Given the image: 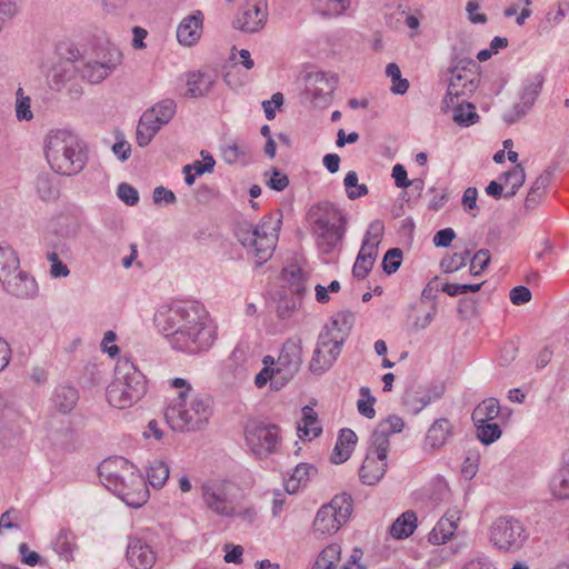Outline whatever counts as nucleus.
Here are the masks:
<instances>
[{
  "label": "nucleus",
  "mask_w": 569,
  "mask_h": 569,
  "mask_svg": "<svg viewBox=\"0 0 569 569\" xmlns=\"http://www.w3.org/2000/svg\"><path fill=\"white\" fill-rule=\"evenodd\" d=\"M147 391L144 375L129 359H121L116 366V378L107 388L108 402L126 409L138 402Z\"/></svg>",
  "instance_id": "obj_9"
},
{
  "label": "nucleus",
  "mask_w": 569,
  "mask_h": 569,
  "mask_svg": "<svg viewBox=\"0 0 569 569\" xmlns=\"http://www.w3.org/2000/svg\"><path fill=\"white\" fill-rule=\"evenodd\" d=\"M264 177L268 178L266 184L272 190L282 191L289 186L288 176L274 167Z\"/></svg>",
  "instance_id": "obj_55"
},
{
  "label": "nucleus",
  "mask_w": 569,
  "mask_h": 569,
  "mask_svg": "<svg viewBox=\"0 0 569 569\" xmlns=\"http://www.w3.org/2000/svg\"><path fill=\"white\" fill-rule=\"evenodd\" d=\"M527 537L522 522L511 516L498 517L489 528L490 542L501 551H518Z\"/></svg>",
  "instance_id": "obj_10"
},
{
  "label": "nucleus",
  "mask_w": 569,
  "mask_h": 569,
  "mask_svg": "<svg viewBox=\"0 0 569 569\" xmlns=\"http://www.w3.org/2000/svg\"><path fill=\"white\" fill-rule=\"evenodd\" d=\"M176 102L171 99H164L148 109L149 113H152L154 120H158L160 124H168L176 114Z\"/></svg>",
  "instance_id": "obj_43"
},
{
  "label": "nucleus",
  "mask_w": 569,
  "mask_h": 569,
  "mask_svg": "<svg viewBox=\"0 0 569 569\" xmlns=\"http://www.w3.org/2000/svg\"><path fill=\"white\" fill-rule=\"evenodd\" d=\"M343 525L337 517L336 511H332L327 505L322 506L315 518L313 529L320 535H332Z\"/></svg>",
  "instance_id": "obj_30"
},
{
  "label": "nucleus",
  "mask_w": 569,
  "mask_h": 569,
  "mask_svg": "<svg viewBox=\"0 0 569 569\" xmlns=\"http://www.w3.org/2000/svg\"><path fill=\"white\" fill-rule=\"evenodd\" d=\"M469 256V250H465L463 252H456L452 256L445 257L440 262V267L446 273L456 272L466 266Z\"/></svg>",
  "instance_id": "obj_54"
},
{
  "label": "nucleus",
  "mask_w": 569,
  "mask_h": 569,
  "mask_svg": "<svg viewBox=\"0 0 569 569\" xmlns=\"http://www.w3.org/2000/svg\"><path fill=\"white\" fill-rule=\"evenodd\" d=\"M281 223V212L270 213L256 226L248 221L238 223L234 236L257 258V263L262 264L271 258L276 249Z\"/></svg>",
  "instance_id": "obj_6"
},
{
  "label": "nucleus",
  "mask_w": 569,
  "mask_h": 569,
  "mask_svg": "<svg viewBox=\"0 0 569 569\" xmlns=\"http://www.w3.org/2000/svg\"><path fill=\"white\" fill-rule=\"evenodd\" d=\"M169 467L166 462L154 460L151 462L147 469V478L148 482L157 489H160L164 486L169 478Z\"/></svg>",
  "instance_id": "obj_40"
},
{
  "label": "nucleus",
  "mask_w": 569,
  "mask_h": 569,
  "mask_svg": "<svg viewBox=\"0 0 569 569\" xmlns=\"http://www.w3.org/2000/svg\"><path fill=\"white\" fill-rule=\"evenodd\" d=\"M118 198L127 206H136L139 202V193L136 188L127 182H121L117 188Z\"/></svg>",
  "instance_id": "obj_60"
},
{
  "label": "nucleus",
  "mask_w": 569,
  "mask_h": 569,
  "mask_svg": "<svg viewBox=\"0 0 569 569\" xmlns=\"http://www.w3.org/2000/svg\"><path fill=\"white\" fill-rule=\"evenodd\" d=\"M308 219L321 253L329 254L341 246L347 220L340 208L329 201L319 202L310 208Z\"/></svg>",
  "instance_id": "obj_7"
},
{
  "label": "nucleus",
  "mask_w": 569,
  "mask_h": 569,
  "mask_svg": "<svg viewBox=\"0 0 569 569\" xmlns=\"http://www.w3.org/2000/svg\"><path fill=\"white\" fill-rule=\"evenodd\" d=\"M154 322L174 349L190 355L207 351L216 340V327L198 301H172L158 310Z\"/></svg>",
  "instance_id": "obj_1"
},
{
  "label": "nucleus",
  "mask_w": 569,
  "mask_h": 569,
  "mask_svg": "<svg viewBox=\"0 0 569 569\" xmlns=\"http://www.w3.org/2000/svg\"><path fill=\"white\" fill-rule=\"evenodd\" d=\"M386 74L391 79V92L395 94H405L409 88V81L401 78V71L397 63L387 64Z\"/></svg>",
  "instance_id": "obj_50"
},
{
  "label": "nucleus",
  "mask_w": 569,
  "mask_h": 569,
  "mask_svg": "<svg viewBox=\"0 0 569 569\" xmlns=\"http://www.w3.org/2000/svg\"><path fill=\"white\" fill-rule=\"evenodd\" d=\"M556 166H549L547 169L543 170V172L537 177L532 186L529 190L532 191V194L538 193L539 196H543L547 188L549 187L555 172H556Z\"/></svg>",
  "instance_id": "obj_57"
},
{
  "label": "nucleus",
  "mask_w": 569,
  "mask_h": 569,
  "mask_svg": "<svg viewBox=\"0 0 569 569\" xmlns=\"http://www.w3.org/2000/svg\"><path fill=\"white\" fill-rule=\"evenodd\" d=\"M543 82L545 78L540 73L523 80L518 93L519 101L503 113L505 122L512 124L531 110L542 90Z\"/></svg>",
  "instance_id": "obj_13"
},
{
  "label": "nucleus",
  "mask_w": 569,
  "mask_h": 569,
  "mask_svg": "<svg viewBox=\"0 0 569 569\" xmlns=\"http://www.w3.org/2000/svg\"><path fill=\"white\" fill-rule=\"evenodd\" d=\"M417 528V515L412 510L401 513L391 525L390 535L396 539L410 537Z\"/></svg>",
  "instance_id": "obj_33"
},
{
  "label": "nucleus",
  "mask_w": 569,
  "mask_h": 569,
  "mask_svg": "<svg viewBox=\"0 0 569 569\" xmlns=\"http://www.w3.org/2000/svg\"><path fill=\"white\" fill-rule=\"evenodd\" d=\"M351 0H313V6L323 16H340L350 7Z\"/></svg>",
  "instance_id": "obj_44"
},
{
  "label": "nucleus",
  "mask_w": 569,
  "mask_h": 569,
  "mask_svg": "<svg viewBox=\"0 0 569 569\" xmlns=\"http://www.w3.org/2000/svg\"><path fill=\"white\" fill-rule=\"evenodd\" d=\"M340 555L341 547L339 545H329L320 552L312 569H336Z\"/></svg>",
  "instance_id": "obj_42"
},
{
  "label": "nucleus",
  "mask_w": 569,
  "mask_h": 569,
  "mask_svg": "<svg viewBox=\"0 0 569 569\" xmlns=\"http://www.w3.org/2000/svg\"><path fill=\"white\" fill-rule=\"evenodd\" d=\"M211 416L212 398L201 392L190 395L186 400L174 401L164 412L168 425L179 432L201 430Z\"/></svg>",
  "instance_id": "obj_8"
},
{
  "label": "nucleus",
  "mask_w": 569,
  "mask_h": 569,
  "mask_svg": "<svg viewBox=\"0 0 569 569\" xmlns=\"http://www.w3.org/2000/svg\"><path fill=\"white\" fill-rule=\"evenodd\" d=\"M337 83L338 79L335 74L322 71L309 72L306 76V91L316 104L328 103Z\"/></svg>",
  "instance_id": "obj_17"
},
{
  "label": "nucleus",
  "mask_w": 569,
  "mask_h": 569,
  "mask_svg": "<svg viewBox=\"0 0 569 569\" xmlns=\"http://www.w3.org/2000/svg\"><path fill=\"white\" fill-rule=\"evenodd\" d=\"M298 436L302 440H312L322 432V428L318 421L317 412L309 406L302 408V419L298 422Z\"/></svg>",
  "instance_id": "obj_29"
},
{
  "label": "nucleus",
  "mask_w": 569,
  "mask_h": 569,
  "mask_svg": "<svg viewBox=\"0 0 569 569\" xmlns=\"http://www.w3.org/2000/svg\"><path fill=\"white\" fill-rule=\"evenodd\" d=\"M47 259L50 261V276L52 278H66L69 276L70 270L66 263H63L57 252L51 251L47 253Z\"/></svg>",
  "instance_id": "obj_61"
},
{
  "label": "nucleus",
  "mask_w": 569,
  "mask_h": 569,
  "mask_svg": "<svg viewBox=\"0 0 569 569\" xmlns=\"http://www.w3.org/2000/svg\"><path fill=\"white\" fill-rule=\"evenodd\" d=\"M347 197L355 200L368 194L369 189L363 183H358V174L356 171H349L343 180Z\"/></svg>",
  "instance_id": "obj_49"
},
{
  "label": "nucleus",
  "mask_w": 569,
  "mask_h": 569,
  "mask_svg": "<svg viewBox=\"0 0 569 569\" xmlns=\"http://www.w3.org/2000/svg\"><path fill=\"white\" fill-rule=\"evenodd\" d=\"M500 412V406L497 399L488 398L480 402L472 411L471 419L475 425L491 422Z\"/></svg>",
  "instance_id": "obj_35"
},
{
  "label": "nucleus",
  "mask_w": 569,
  "mask_h": 569,
  "mask_svg": "<svg viewBox=\"0 0 569 569\" xmlns=\"http://www.w3.org/2000/svg\"><path fill=\"white\" fill-rule=\"evenodd\" d=\"M263 368L254 378V383L258 388H262L270 382L272 388V380L276 379L274 358L272 356H264L262 359Z\"/></svg>",
  "instance_id": "obj_51"
},
{
  "label": "nucleus",
  "mask_w": 569,
  "mask_h": 569,
  "mask_svg": "<svg viewBox=\"0 0 569 569\" xmlns=\"http://www.w3.org/2000/svg\"><path fill=\"white\" fill-rule=\"evenodd\" d=\"M405 422L399 416L392 415L378 423L370 438V447L368 452L376 455L378 458L388 457L390 447L389 437L393 433L401 432Z\"/></svg>",
  "instance_id": "obj_16"
},
{
  "label": "nucleus",
  "mask_w": 569,
  "mask_h": 569,
  "mask_svg": "<svg viewBox=\"0 0 569 569\" xmlns=\"http://www.w3.org/2000/svg\"><path fill=\"white\" fill-rule=\"evenodd\" d=\"M477 437L483 445H490L501 437V429L498 423L485 422L475 425Z\"/></svg>",
  "instance_id": "obj_52"
},
{
  "label": "nucleus",
  "mask_w": 569,
  "mask_h": 569,
  "mask_svg": "<svg viewBox=\"0 0 569 569\" xmlns=\"http://www.w3.org/2000/svg\"><path fill=\"white\" fill-rule=\"evenodd\" d=\"M20 268L16 251L9 246H0V282Z\"/></svg>",
  "instance_id": "obj_38"
},
{
  "label": "nucleus",
  "mask_w": 569,
  "mask_h": 569,
  "mask_svg": "<svg viewBox=\"0 0 569 569\" xmlns=\"http://www.w3.org/2000/svg\"><path fill=\"white\" fill-rule=\"evenodd\" d=\"M162 127L163 124L158 123L152 113L146 110L137 126L136 137L138 146L147 147Z\"/></svg>",
  "instance_id": "obj_32"
},
{
  "label": "nucleus",
  "mask_w": 569,
  "mask_h": 569,
  "mask_svg": "<svg viewBox=\"0 0 569 569\" xmlns=\"http://www.w3.org/2000/svg\"><path fill=\"white\" fill-rule=\"evenodd\" d=\"M244 437L251 452L260 458L273 453L280 441L279 429L272 423H249L244 429Z\"/></svg>",
  "instance_id": "obj_12"
},
{
  "label": "nucleus",
  "mask_w": 569,
  "mask_h": 569,
  "mask_svg": "<svg viewBox=\"0 0 569 569\" xmlns=\"http://www.w3.org/2000/svg\"><path fill=\"white\" fill-rule=\"evenodd\" d=\"M21 511L10 508L0 516V532L3 530L20 529Z\"/></svg>",
  "instance_id": "obj_58"
},
{
  "label": "nucleus",
  "mask_w": 569,
  "mask_h": 569,
  "mask_svg": "<svg viewBox=\"0 0 569 569\" xmlns=\"http://www.w3.org/2000/svg\"><path fill=\"white\" fill-rule=\"evenodd\" d=\"M499 180L505 182V198H512L526 180L525 169L517 163L511 170L502 173Z\"/></svg>",
  "instance_id": "obj_37"
},
{
  "label": "nucleus",
  "mask_w": 569,
  "mask_h": 569,
  "mask_svg": "<svg viewBox=\"0 0 569 569\" xmlns=\"http://www.w3.org/2000/svg\"><path fill=\"white\" fill-rule=\"evenodd\" d=\"M152 200L156 204H173L177 201V197L173 191L164 188L163 186H158L153 189Z\"/></svg>",
  "instance_id": "obj_63"
},
{
  "label": "nucleus",
  "mask_w": 569,
  "mask_h": 569,
  "mask_svg": "<svg viewBox=\"0 0 569 569\" xmlns=\"http://www.w3.org/2000/svg\"><path fill=\"white\" fill-rule=\"evenodd\" d=\"M14 111L19 121H31L33 119L31 98L24 93L21 87L16 91Z\"/></svg>",
  "instance_id": "obj_46"
},
{
  "label": "nucleus",
  "mask_w": 569,
  "mask_h": 569,
  "mask_svg": "<svg viewBox=\"0 0 569 569\" xmlns=\"http://www.w3.org/2000/svg\"><path fill=\"white\" fill-rule=\"evenodd\" d=\"M453 107V121L462 127H469L475 124L479 120V114L476 112V108L470 102H458Z\"/></svg>",
  "instance_id": "obj_39"
},
{
  "label": "nucleus",
  "mask_w": 569,
  "mask_h": 569,
  "mask_svg": "<svg viewBox=\"0 0 569 569\" xmlns=\"http://www.w3.org/2000/svg\"><path fill=\"white\" fill-rule=\"evenodd\" d=\"M490 262V252L487 249L478 250L470 260V273L479 276Z\"/></svg>",
  "instance_id": "obj_59"
},
{
  "label": "nucleus",
  "mask_w": 569,
  "mask_h": 569,
  "mask_svg": "<svg viewBox=\"0 0 569 569\" xmlns=\"http://www.w3.org/2000/svg\"><path fill=\"white\" fill-rule=\"evenodd\" d=\"M37 190L41 199L50 200L57 197V189L52 186L51 180L47 176L37 178Z\"/></svg>",
  "instance_id": "obj_62"
},
{
  "label": "nucleus",
  "mask_w": 569,
  "mask_h": 569,
  "mask_svg": "<svg viewBox=\"0 0 569 569\" xmlns=\"http://www.w3.org/2000/svg\"><path fill=\"white\" fill-rule=\"evenodd\" d=\"M200 497L204 509L219 518H241L252 521L256 511L252 507H242L238 487L227 479H210L200 487Z\"/></svg>",
  "instance_id": "obj_5"
},
{
  "label": "nucleus",
  "mask_w": 569,
  "mask_h": 569,
  "mask_svg": "<svg viewBox=\"0 0 569 569\" xmlns=\"http://www.w3.org/2000/svg\"><path fill=\"white\" fill-rule=\"evenodd\" d=\"M53 550L66 561L72 559L73 537L70 531L62 529L52 542Z\"/></svg>",
  "instance_id": "obj_45"
},
{
  "label": "nucleus",
  "mask_w": 569,
  "mask_h": 569,
  "mask_svg": "<svg viewBox=\"0 0 569 569\" xmlns=\"http://www.w3.org/2000/svg\"><path fill=\"white\" fill-rule=\"evenodd\" d=\"M387 459L378 458L371 452H367V456L359 470V477L363 485L373 486L378 483L387 471Z\"/></svg>",
  "instance_id": "obj_24"
},
{
  "label": "nucleus",
  "mask_w": 569,
  "mask_h": 569,
  "mask_svg": "<svg viewBox=\"0 0 569 569\" xmlns=\"http://www.w3.org/2000/svg\"><path fill=\"white\" fill-rule=\"evenodd\" d=\"M100 481L117 495L127 506L142 507L149 499L144 478L123 457L103 460L98 467Z\"/></svg>",
  "instance_id": "obj_2"
},
{
  "label": "nucleus",
  "mask_w": 569,
  "mask_h": 569,
  "mask_svg": "<svg viewBox=\"0 0 569 569\" xmlns=\"http://www.w3.org/2000/svg\"><path fill=\"white\" fill-rule=\"evenodd\" d=\"M203 14L197 10L182 19L177 28V40L180 44L191 47L196 44L202 33Z\"/></svg>",
  "instance_id": "obj_23"
},
{
  "label": "nucleus",
  "mask_w": 569,
  "mask_h": 569,
  "mask_svg": "<svg viewBox=\"0 0 569 569\" xmlns=\"http://www.w3.org/2000/svg\"><path fill=\"white\" fill-rule=\"evenodd\" d=\"M355 322L350 311H340L320 331L309 369L313 375L327 372L338 359Z\"/></svg>",
  "instance_id": "obj_4"
},
{
  "label": "nucleus",
  "mask_w": 569,
  "mask_h": 569,
  "mask_svg": "<svg viewBox=\"0 0 569 569\" xmlns=\"http://www.w3.org/2000/svg\"><path fill=\"white\" fill-rule=\"evenodd\" d=\"M78 390L69 385L56 387L51 396L52 406L62 415L71 412L78 403Z\"/></svg>",
  "instance_id": "obj_26"
},
{
  "label": "nucleus",
  "mask_w": 569,
  "mask_h": 569,
  "mask_svg": "<svg viewBox=\"0 0 569 569\" xmlns=\"http://www.w3.org/2000/svg\"><path fill=\"white\" fill-rule=\"evenodd\" d=\"M447 93L442 100V110L447 111L455 106L459 98H468L479 87L480 78L478 68H470L462 72H449Z\"/></svg>",
  "instance_id": "obj_14"
},
{
  "label": "nucleus",
  "mask_w": 569,
  "mask_h": 569,
  "mask_svg": "<svg viewBox=\"0 0 569 569\" xmlns=\"http://www.w3.org/2000/svg\"><path fill=\"white\" fill-rule=\"evenodd\" d=\"M313 471H316V469L311 465H297L291 476L284 481L286 493H296L301 486H305L309 481L310 475Z\"/></svg>",
  "instance_id": "obj_36"
},
{
  "label": "nucleus",
  "mask_w": 569,
  "mask_h": 569,
  "mask_svg": "<svg viewBox=\"0 0 569 569\" xmlns=\"http://www.w3.org/2000/svg\"><path fill=\"white\" fill-rule=\"evenodd\" d=\"M452 436L453 426L450 420L446 418L437 419L427 430L423 441V449L426 451L439 450L447 445Z\"/></svg>",
  "instance_id": "obj_22"
},
{
  "label": "nucleus",
  "mask_w": 569,
  "mask_h": 569,
  "mask_svg": "<svg viewBox=\"0 0 569 569\" xmlns=\"http://www.w3.org/2000/svg\"><path fill=\"white\" fill-rule=\"evenodd\" d=\"M281 276L288 290L296 298L302 299L307 292L308 276L295 264L283 268Z\"/></svg>",
  "instance_id": "obj_28"
},
{
  "label": "nucleus",
  "mask_w": 569,
  "mask_h": 569,
  "mask_svg": "<svg viewBox=\"0 0 569 569\" xmlns=\"http://www.w3.org/2000/svg\"><path fill=\"white\" fill-rule=\"evenodd\" d=\"M4 290L17 298H32L37 295L38 284L27 272L18 269L17 272L1 281Z\"/></svg>",
  "instance_id": "obj_21"
},
{
  "label": "nucleus",
  "mask_w": 569,
  "mask_h": 569,
  "mask_svg": "<svg viewBox=\"0 0 569 569\" xmlns=\"http://www.w3.org/2000/svg\"><path fill=\"white\" fill-rule=\"evenodd\" d=\"M359 392L360 399L357 402L358 411L361 416L372 419L376 416V410L373 408L376 398L371 395L368 387H361Z\"/></svg>",
  "instance_id": "obj_53"
},
{
  "label": "nucleus",
  "mask_w": 569,
  "mask_h": 569,
  "mask_svg": "<svg viewBox=\"0 0 569 569\" xmlns=\"http://www.w3.org/2000/svg\"><path fill=\"white\" fill-rule=\"evenodd\" d=\"M470 68H478L476 61L463 49L452 47L448 72H462Z\"/></svg>",
  "instance_id": "obj_41"
},
{
  "label": "nucleus",
  "mask_w": 569,
  "mask_h": 569,
  "mask_svg": "<svg viewBox=\"0 0 569 569\" xmlns=\"http://www.w3.org/2000/svg\"><path fill=\"white\" fill-rule=\"evenodd\" d=\"M301 307V299L291 298V299H282L278 303L277 312L280 318L286 319L291 316V313Z\"/></svg>",
  "instance_id": "obj_64"
},
{
  "label": "nucleus",
  "mask_w": 569,
  "mask_h": 569,
  "mask_svg": "<svg viewBox=\"0 0 569 569\" xmlns=\"http://www.w3.org/2000/svg\"><path fill=\"white\" fill-rule=\"evenodd\" d=\"M377 254L378 250L376 243H371L369 240L362 241V246L352 267L353 277L361 280L365 279L371 271Z\"/></svg>",
  "instance_id": "obj_25"
},
{
  "label": "nucleus",
  "mask_w": 569,
  "mask_h": 569,
  "mask_svg": "<svg viewBox=\"0 0 569 569\" xmlns=\"http://www.w3.org/2000/svg\"><path fill=\"white\" fill-rule=\"evenodd\" d=\"M438 396L431 397L430 393L408 392L403 398L407 409L413 415L419 413Z\"/></svg>",
  "instance_id": "obj_48"
},
{
  "label": "nucleus",
  "mask_w": 569,
  "mask_h": 569,
  "mask_svg": "<svg viewBox=\"0 0 569 569\" xmlns=\"http://www.w3.org/2000/svg\"><path fill=\"white\" fill-rule=\"evenodd\" d=\"M126 557L136 569H151L156 562L154 551L141 538L129 539Z\"/></svg>",
  "instance_id": "obj_19"
},
{
  "label": "nucleus",
  "mask_w": 569,
  "mask_h": 569,
  "mask_svg": "<svg viewBox=\"0 0 569 569\" xmlns=\"http://www.w3.org/2000/svg\"><path fill=\"white\" fill-rule=\"evenodd\" d=\"M460 513L457 507L448 509L430 531L428 536L429 542L432 545L446 543L453 536L458 527Z\"/></svg>",
  "instance_id": "obj_20"
},
{
  "label": "nucleus",
  "mask_w": 569,
  "mask_h": 569,
  "mask_svg": "<svg viewBox=\"0 0 569 569\" xmlns=\"http://www.w3.org/2000/svg\"><path fill=\"white\" fill-rule=\"evenodd\" d=\"M122 54L118 49H109L101 61L86 63L82 69V76L91 83H99L120 64Z\"/></svg>",
  "instance_id": "obj_18"
},
{
  "label": "nucleus",
  "mask_w": 569,
  "mask_h": 569,
  "mask_svg": "<svg viewBox=\"0 0 569 569\" xmlns=\"http://www.w3.org/2000/svg\"><path fill=\"white\" fill-rule=\"evenodd\" d=\"M402 259V250L399 248L389 249L383 259H382V269L387 274L395 273L400 264Z\"/></svg>",
  "instance_id": "obj_56"
},
{
  "label": "nucleus",
  "mask_w": 569,
  "mask_h": 569,
  "mask_svg": "<svg viewBox=\"0 0 569 569\" xmlns=\"http://www.w3.org/2000/svg\"><path fill=\"white\" fill-rule=\"evenodd\" d=\"M213 82V77L208 72H190L187 76V96L191 98L203 97L211 90Z\"/></svg>",
  "instance_id": "obj_31"
},
{
  "label": "nucleus",
  "mask_w": 569,
  "mask_h": 569,
  "mask_svg": "<svg viewBox=\"0 0 569 569\" xmlns=\"http://www.w3.org/2000/svg\"><path fill=\"white\" fill-rule=\"evenodd\" d=\"M357 440L358 438L353 430L349 428L341 429L333 448L331 461L336 465L346 462L350 458Z\"/></svg>",
  "instance_id": "obj_27"
},
{
  "label": "nucleus",
  "mask_w": 569,
  "mask_h": 569,
  "mask_svg": "<svg viewBox=\"0 0 569 569\" xmlns=\"http://www.w3.org/2000/svg\"><path fill=\"white\" fill-rule=\"evenodd\" d=\"M267 18V0H247L233 20V27L247 33L258 32L264 27Z\"/></svg>",
  "instance_id": "obj_15"
},
{
  "label": "nucleus",
  "mask_w": 569,
  "mask_h": 569,
  "mask_svg": "<svg viewBox=\"0 0 569 569\" xmlns=\"http://www.w3.org/2000/svg\"><path fill=\"white\" fill-rule=\"evenodd\" d=\"M44 156L58 174L72 177L80 173L88 162L86 142L72 130H50L44 139Z\"/></svg>",
  "instance_id": "obj_3"
},
{
  "label": "nucleus",
  "mask_w": 569,
  "mask_h": 569,
  "mask_svg": "<svg viewBox=\"0 0 569 569\" xmlns=\"http://www.w3.org/2000/svg\"><path fill=\"white\" fill-rule=\"evenodd\" d=\"M343 523L348 520L352 512V499L350 495L341 493L336 496L330 503L327 505Z\"/></svg>",
  "instance_id": "obj_47"
},
{
  "label": "nucleus",
  "mask_w": 569,
  "mask_h": 569,
  "mask_svg": "<svg viewBox=\"0 0 569 569\" xmlns=\"http://www.w3.org/2000/svg\"><path fill=\"white\" fill-rule=\"evenodd\" d=\"M550 490L557 499H569V457L565 458L561 467L552 477Z\"/></svg>",
  "instance_id": "obj_34"
},
{
  "label": "nucleus",
  "mask_w": 569,
  "mask_h": 569,
  "mask_svg": "<svg viewBox=\"0 0 569 569\" xmlns=\"http://www.w3.org/2000/svg\"><path fill=\"white\" fill-rule=\"evenodd\" d=\"M302 365V341L300 338L288 339L274 360L276 379L272 390L282 389L300 371Z\"/></svg>",
  "instance_id": "obj_11"
}]
</instances>
